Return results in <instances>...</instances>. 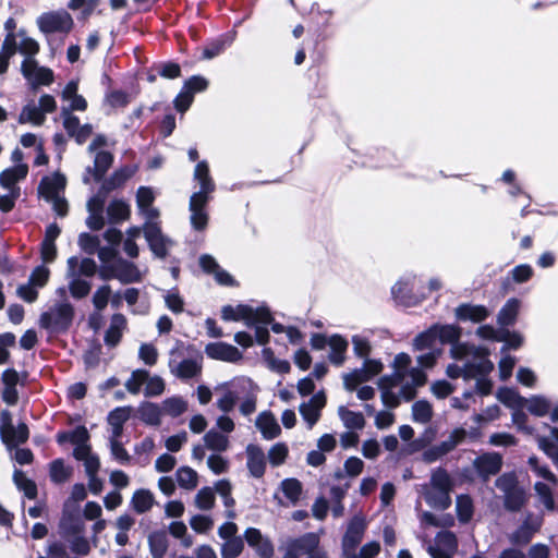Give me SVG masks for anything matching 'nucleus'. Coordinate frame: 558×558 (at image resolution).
<instances>
[{
  "label": "nucleus",
  "mask_w": 558,
  "mask_h": 558,
  "mask_svg": "<svg viewBox=\"0 0 558 558\" xmlns=\"http://www.w3.org/2000/svg\"><path fill=\"white\" fill-rule=\"evenodd\" d=\"M126 318L121 313H116L111 316V322L108 329L105 332V343L108 347L114 348L117 347L123 336V330L126 328Z\"/></svg>",
  "instance_id": "22"
},
{
  "label": "nucleus",
  "mask_w": 558,
  "mask_h": 558,
  "mask_svg": "<svg viewBox=\"0 0 558 558\" xmlns=\"http://www.w3.org/2000/svg\"><path fill=\"white\" fill-rule=\"evenodd\" d=\"M543 518L533 513H527L522 523L511 534L508 539L514 546L527 545L534 535L541 530Z\"/></svg>",
  "instance_id": "10"
},
{
  "label": "nucleus",
  "mask_w": 558,
  "mask_h": 558,
  "mask_svg": "<svg viewBox=\"0 0 558 558\" xmlns=\"http://www.w3.org/2000/svg\"><path fill=\"white\" fill-rule=\"evenodd\" d=\"M116 279L123 284L140 282L142 281V274L133 262L119 257L117 259Z\"/></svg>",
  "instance_id": "23"
},
{
  "label": "nucleus",
  "mask_w": 558,
  "mask_h": 558,
  "mask_svg": "<svg viewBox=\"0 0 558 558\" xmlns=\"http://www.w3.org/2000/svg\"><path fill=\"white\" fill-rule=\"evenodd\" d=\"M551 436L554 440H550L546 437L538 438L539 448L551 459H555V454H558V428H551Z\"/></svg>",
  "instance_id": "64"
},
{
  "label": "nucleus",
  "mask_w": 558,
  "mask_h": 558,
  "mask_svg": "<svg viewBox=\"0 0 558 558\" xmlns=\"http://www.w3.org/2000/svg\"><path fill=\"white\" fill-rule=\"evenodd\" d=\"M451 356L454 360L464 361L462 365L449 364L446 369L448 377L456 379L463 377L470 380L480 373H490L494 364L487 359V350L469 344H456L451 347Z\"/></svg>",
  "instance_id": "2"
},
{
  "label": "nucleus",
  "mask_w": 558,
  "mask_h": 558,
  "mask_svg": "<svg viewBox=\"0 0 558 558\" xmlns=\"http://www.w3.org/2000/svg\"><path fill=\"white\" fill-rule=\"evenodd\" d=\"M215 493L208 486L201 488L195 497L196 506L202 510L213 509L215 506Z\"/></svg>",
  "instance_id": "59"
},
{
  "label": "nucleus",
  "mask_w": 558,
  "mask_h": 558,
  "mask_svg": "<svg viewBox=\"0 0 558 558\" xmlns=\"http://www.w3.org/2000/svg\"><path fill=\"white\" fill-rule=\"evenodd\" d=\"M489 315V311L484 305L461 304L456 308V316L459 320H471L481 323Z\"/></svg>",
  "instance_id": "24"
},
{
  "label": "nucleus",
  "mask_w": 558,
  "mask_h": 558,
  "mask_svg": "<svg viewBox=\"0 0 558 558\" xmlns=\"http://www.w3.org/2000/svg\"><path fill=\"white\" fill-rule=\"evenodd\" d=\"M433 558H452L458 550V539L451 531H440L435 536L434 543L426 547Z\"/></svg>",
  "instance_id": "11"
},
{
  "label": "nucleus",
  "mask_w": 558,
  "mask_h": 558,
  "mask_svg": "<svg viewBox=\"0 0 558 558\" xmlns=\"http://www.w3.org/2000/svg\"><path fill=\"white\" fill-rule=\"evenodd\" d=\"M498 341L506 342V345L501 348V352L504 353L507 349H518L523 344V336L517 331H510L504 329L499 331Z\"/></svg>",
  "instance_id": "56"
},
{
  "label": "nucleus",
  "mask_w": 558,
  "mask_h": 558,
  "mask_svg": "<svg viewBox=\"0 0 558 558\" xmlns=\"http://www.w3.org/2000/svg\"><path fill=\"white\" fill-rule=\"evenodd\" d=\"M144 236L150 251L159 258L168 255L167 239L162 234L161 228L157 222L146 221L143 226Z\"/></svg>",
  "instance_id": "14"
},
{
  "label": "nucleus",
  "mask_w": 558,
  "mask_h": 558,
  "mask_svg": "<svg viewBox=\"0 0 558 558\" xmlns=\"http://www.w3.org/2000/svg\"><path fill=\"white\" fill-rule=\"evenodd\" d=\"M148 546L153 558H163L169 547L166 531L151 532L148 535Z\"/></svg>",
  "instance_id": "31"
},
{
  "label": "nucleus",
  "mask_w": 558,
  "mask_h": 558,
  "mask_svg": "<svg viewBox=\"0 0 558 558\" xmlns=\"http://www.w3.org/2000/svg\"><path fill=\"white\" fill-rule=\"evenodd\" d=\"M366 530V521L361 515L353 517L348 523L342 538V548L345 555L352 554L361 543Z\"/></svg>",
  "instance_id": "13"
},
{
  "label": "nucleus",
  "mask_w": 558,
  "mask_h": 558,
  "mask_svg": "<svg viewBox=\"0 0 558 558\" xmlns=\"http://www.w3.org/2000/svg\"><path fill=\"white\" fill-rule=\"evenodd\" d=\"M138 417L150 426H158L161 423V410L158 404L143 401L138 407Z\"/></svg>",
  "instance_id": "33"
},
{
  "label": "nucleus",
  "mask_w": 558,
  "mask_h": 558,
  "mask_svg": "<svg viewBox=\"0 0 558 558\" xmlns=\"http://www.w3.org/2000/svg\"><path fill=\"white\" fill-rule=\"evenodd\" d=\"M410 286H412L410 280H400L391 289L395 300L407 306L413 304L410 295L412 288Z\"/></svg>",
  "instance_id": "53"
},
{
  "label": "nucleus",
  "mask_w": 558,
  "mask_h": 558,
  "mask_svg": "<svg viewBox=\"0 0 558 558\" xmlns=\"http://www.w3.org/2000/svg\"><path fill=\"white\" fill-rule=\"evenodd\" d=\"M155 201V195L149 186H140L136 192V203L141 210L146 211L149 218L158 216L157 209L150 208Z\"/></svg>",
  "instance_id": "37"
},
{
  "label": "nucleus",
  "mask_w": 558,
  "mask_h": 558,
  "mask_svg": "<svg viewBox=\"0 0 558 558\" xmlns=\"http://www.w3.org/2000/svg\"><path fill=\"white\" fill-rule=\"evenodd\" d=\"M13 483L16 488L24 494V496L29 499H36L38 496L37 484L34 480L28 478L26 474L19 469H15L13 472Z\"/></svg>",
  "instance_id": "30"
},
{
  "label": "nucleus",
  "mask_w": 558,
  "mask_h": 558,
  "mask_svg": "<svg viewBox=\"0 0 558 558\" xmlns=\"http://www.w3.org/2000/svg\"><path fill=\"white\" fill-rule=\"evenodd\" d=\"M204 440L207 448L219 452L226 451L229 445L227 436L215 429L208 430L204 436Z\"/></svg>",
  "instance_id": "51"
},
{
  "label": "nucleus",
  "mask_w": 558,
  "mask_h": 558,
  "mask_svg": "<svg viewBox=\"0 0 558 558\" xmlns=\"http://www.w3.org/2000/svg\"><path fill=\"white\" fill-rule=\"evenodd\" d=\"M205 353L213 360L223 362H238L242 359L240 350L227 342H210L205 347Z\"/></svg>",
  "instance_id": "16"
},
{
  "label": "nucleus",
  "mask_w": 558,
  "mask_h": 558,
  "mask_svg": "<svg viewBox=\"0 0 558 558\" xmlns=\"http://www.w3.org/2000/svg\"><path fill=\"white\" fill-rule=\"evenodd\" d=\"M342 379L343 386L348 391H354L360 384L369 380L365 374V369L362 367L343 374Z\"/></svg>",
  "instance_id": "54"
},
{
  "label": "nucleus",
  "mask_w": 558,
  "mask_h": 558,
  "mask_svg": "<svg viewBox=\"0 0 558 558\" xmlns=\"http://www.w3.org/2000/svg\"><path fill=\"white\" fill-rule=\"evenodd\" d=\"M48 472L50 481L56 484H64L73 475V468L66 465L62 458H57L48 464Z\"/></svg>",
  "instance_id": "28"
},
{
  "label": "nucleus",
  "mask_w": 558,
  "mask_h": 558,
  "mask_svg": "<svg viewBox=\"0 0 558 558\" xmlns=\"http://www.w3.org/2000/svg\"><path fill=\"white\" fill-rule=\"evenodd\" d=\"M60 525L66 531V533L74 535V538L71 542V550L76 555H88L90 551V545L86 537L80 535L83 532V524L80 520L71 513L66 514L63 512Z\"/></svg>",
  "instance_id": "9"
},
{
  "label": "nucleus",
  "mask_w": 558,
  "mask_h": 558,
  "mask_svg": "<svg viewBox=\"0 0 558 558\" xmlns=\"http://www.w3.org/2000/svg\"><path fill=\"white\" fill-rule=\"evenodd\" d=\"M131 504L134 511L142 514L151 509L154 496L148 489H137L132 496Z\"/></svg>",
  "instance_id": "39"
},
{
  "label": "nucleus",
  "mask_w": 558,
  "mask_h": 558,
  "mask_svg": "<svg viewBox=\"0 0 558 558\" xmlns=\"http://www.w3.org/2000/svg\"><path fill=\"white\" fill-rule=\"evenodd\" d=\"M28 173V166L26 163H19L14 167L4 169L0 172V185L4 189L13 191L17 189L16 182L26 178Z\"/></svg>",
  "instance_id": "27"
},
{
  "label": "nucleus",
  "mask_w": 558,
  "mask_h": 558,
  "mask_svg": "<svg viewBox=\"0 0 558 558\" xmlns=\"http://www.w3.org/2000/svg\"><path fill=\"white\" fill-rule=\"evenodd\" d=\"M40 51L39 43L32 37H23L19 44V52L23 54L24 60H36L35 56Z\"/></svg>",
  "instance_id": "55"
},
{
  "label": "nucleus",
  "mask_w": 558,
  "mask_h": 558,
  "mask_svg": "<svg viewBox=\"0 0 558 558\" xmlns=\"http://www.w3.org/2000/svg\"><path fill=\"white\" fill-rule=\"evenodd\" d=\"M148 380V372L146 369H135L132 372L131 378L125 383L128 391L137 395L141 387Z\"/></svg>",
  "instance_id": "57"
},
{
  "label": "nucleus",
  "mask_w": 558,
  "mask_h": 558,
  "mask_svg": "<svg viewBox=\"0 0 558 558\" xmlns=\"http://www.w3.org/2000/svg\"><path fill=\"white\" fill-rule=\"evenodd\" d=\"M113 163V155L108 150H99L94 159V168L87 167V174H93L96 182H100Z\"/></svg>",
  "instance_id": "26"
},
{
  "label": "nucleus",
  "mask_w": 558,
  "mask_h": 558,
  "mask_svg": "<svg viewBox=\"0 0 558 558\" xmlns=\"http://www.w3.org/2000/svg\"><path fill=\"white\" fill-rule=\"evenodd\" d=\"M520 310V301L517 299H510L501 307L498 313L497 322L500 326H509L514 324Z\"/></svg>",
  "instance_id": "38"
},
{
  "label": "nucleus",
  "mask_w": 558,
  "mask_h": 558,
  "mask_svg": "<svg viewBox=\"0 0 558 558\" xmlns=\"http://www.w3.org/2000/svg\"><path fill=\"white\" fill-rule=\"evenodd\" d=\"M0 438L8 448L16 447L28 440L29 428L24 422L14 427L10 411L3 410L0 413Z\"/></svg>",
  "instance_id": "6"
},
{
  "label": "nucleus",
  "mask_w": 558,
  "mask_h": 558,
  "mask_svg": "<svg viewBox=\"0 0 558 558\" xmlns=\"http://www.w3.org/2000/svg\"><path fill=\"white\" fill-rule=\"evenodd\" d=\"M281 492L292 506H295L303 498V485L296 478L282 481Z\"/></svg>",
  "instance_id": "36"
},
{
  "label": "nucleus",
  "mask_w": 558,
  "mask_h": 558,
  "mask_svg": "<svg viewBox=\"0 0 558 558\" xmlns=\"http://www.w3.org/2000/svg\"><path fill=\"white\" fill-rule=\"evenodd\" d=\"M465 432L463 429H456L452 432L447 439L440 444L429 447L426 449L422 457L427 463H433L450 451H452L464 438Z\"/></svg>",
  "instance_id": "12"
},
{
  "label": "nucleus",
  "mask_w": 558,
  "mask_h": 558,
  "mask_svg": "<svg viewBox=\"0 0 558 558\" xmlns=\"http://www.w3.org/2000/svg\"><path fill=\"white\" fill-rule=\"evenodd\" d=\"M436 330V336L439 341V345L444 343H451L452 347L458 343V340L460 338V329L453 325H435L433 326Z\"/></svg>",
  "instance_id": "46"
},
{
  "label": "nucleus",
  "mask_w": 558,
  "mask_h": 558,
  "mask_svg": "<svg viewBox=\"0 0 558 558\" xmlns=\"http://www.w3.org/2000/svg\"><path fill=\"white\" fill-rule=\"evenodd\" d=\"M534 489L544 507L547 510L553 511L555 509V501L551 488L543 482H536L534 484Z\"/></svg>",
  "instance_id": "58"
},
{
  "label": "nucleus",
  "mask_w": 558,
  "mask_h": 558,
  "mask_svg": "<svg viewBox=\"0 0 558 558\" xmlns=\"http://www.w3.org/2000/svg\"><path fill=\"white\" fill-rule=\"evenodd\" d=\"M154 71H156L160 77L167 80H175L182 76L181 66L174 61H162L154 63Z\"/></svg>",
  "instance_id": "49"
},
{
  "label": "nucleus",
  "mask_w": 558,
  "mask_h": 558,
  "mask_svg": "<svg viewBox=\"0 0 558 558\" xmlns=\"http://www.w3.org/2000/svg\"><path fill=\"white\" fill-rule=\"evenodd\" d=\"M501 466L502 457L496 452L482 454L474 460V468L484 481L497 474Z\"/></svg>",
  "instance_id": "17"
},
{
  "label": "nucleus",
  "mask_w": 558,
  "mask_h": 558,
  "mask_svg": "<svg viewBox=\"0 0 558 558\" xmlns=\"http://www.w3.org/2000/svg\"><path fill=\"white\" fill-rule=\"evenodd\" d=\"M292 547L301 554L308 556L319 548V537L315 533H306L295 539Z\"/></svg>",
  "instance_id": "44"
},
{
  "label": "nucleus",
  "mask_w": 558,
  "mask_h": 558,
  "mask_svg": "<svg viewBox=\"0 0 558 558\" xmlns=\"http://www.w3.org/2000/svg\"><path fill=\"white\" fill-rule=\"evenodd\" d=\"M244 548V543L241 537H233L226 541L221 548V555L223 558H236L241 555Z\"/></svg>",
  "instance_id": "62"
},
{
  "label": "nucleus",
  "mask_w": 558,
  "mask_h": 558,
  "mask_svg": "<svg viewBox=\"0 0 558 558\" xmlns=\"http://www.w3.org/2000/svg\"><path fill=\"white\" fill-rule=\"evenodd\" d=\"M202 360L203 356L199 354V361L192 359L182 360L177 368V376L181 379H191L198 376L202 373Z\"/></svg>",
  "instance_id": "41"
},
{
  "label": "nucleus",
  "mask_w": 558,
  "mask_h": 558,
  "mask_svg": "<svg viewBox=\"0 0 558 558\" xmlns=\"http://www.w3.org/2000/svg\"><path fill=\"white\" fill-rule=\"evenodd\" d=\"M177 482L180 487L194 489L197 486L198 477L196 471L190 466H181L177 470Z\"/></svg>",
  "instance_id": "50"
},
{
  "label": "nucleus",
  "mask_w": 558,
  "mask_h": 558,
  "mask_svg": "<svg viewBox=\"0 0 558 558\" xmlns=\"http://www.w3.org/2000/svg\"><path fill=\"white\" fill-rule=\"evenodd\" d=\"M433 409L429 402L418 400L412 405V417L414 422L426 424L432 420Z\"/></svg>",
  "instance_id": "52"
},
{
  "label": "nucleus",
  "mask_w": 558,
  "mask_h": 558,
  "mask_svg": "<svg viewBox=\"0 0 558 558\" xmlns=\"http://www.w3.org/2000/svg\"><path fill=\"white\" fill-rule=\"evenodd\" d=\"M502 494L504 508L509 512H520L527 504L529 496L514 472L504 473L495 481Z\"/></svg>",
  "instance_id": "4"
},
{
  "label": "nucleus",
  "mask_w": 558,
  "mask_h": 558,
  "mask_svg": "<svg viewBox=\"0 0 558 558\" xmlns=\"http://www.w3.org/2000/svg\"><path fill=\"white\" fill-rule=\"evenodd\" d=\"M527 410L536 416H544L550 410V402L544 397H533L527 401Z\"/></svg>",
  "instance_id": "60"
},
{
  "label": "nucleus",
  "mask_w": 558,
  "mask_h": 558,
  "mask_svg": "<svg viewBox=\"0 0 558 558\" xmlns=\"http://www.w3.org/2000/svg\"><path fill=\"white\" fill-rule=\"evenodd\" d=\"M194 179L198 181L201 190L204 192H214L215 182L210 175L209 166L207 161H198L194 169Z\"/></svg>",
  "instance_id": "35"
},
{
  "label": "nucleus",
  "mask_w": 558,
  "mask_h": 558,
  "mask_svg": "<svg viewBox=\"0 0 558 558\" xmlns=\"http://www.w3.org/2000/svg\"><path fill=\"white\" fill-rule=\"evenodd\" d=\"M435 331L434 327H430L428 330L417 335L413 340V349L420 352L441 350Z\"/></svg>",
  "instance_id": "34"
},
{
  "label": "nucleus",
  "mask_w": 558,
  "mask_h": 558,
  "mask_svg": "<svg viewBox=\"0 0 558 558\" xmlns=\"http://www.w3.org/2000/svg\"><path fill=\"white\" fill-rule=\"evenodd\" d=\"M138 170L137 165H124L114 170L110 177L104 181L99 193L109 194L111 191L122 187Z\"/></svg>",
  "instance_id": "15"
},
{
  "label": "nucleus",
  "mask_w": 558,
  "mask_h": 558,
  "mask_svg": "<svg viewBox=\"0 0 558 558\" xmlns=\"http://www.w3.org/2000/svg\"><path fill=\"white\" fill-rule=\"evenodd\" d=\"M36 24L38 29L45 35L53 33L66 35L72 31L74 21L68 11L59 10L44 12L37 17Z\"/></svg>",
  "instance_id": "7"
},
{
  "label": "nucleus",
  "mask_w": 558,
  "mask_h": 558,
  "mask_svg": "<svg viewBox=\"0 0 558 558\" xmlns=\"http://www.w3.org/2000/svg\"><path fill=\"white\" fill-rule=\"evenodd\" d=\"M74 318V308L70 303H60L54 310L40 314L39 326L51 332H66Z\"/></svg>",
  "instance_id": "5"
},
{
  "label": "nucleus",
  "mask_w": 558,
  "mask_h": 558,
  "mask_svg": "<svg viewBox=\"0 0 558 558\" xmlns=\"http://www.w3.org/2000/svg\"><path fill=\"white\" fill-rule=\"evenodd\" d=\"M165 410L167 414L171 415L172 417L180 416L183 414L187 409V403L182 398L179 397H172L168 398L163 401Z\"/></svg>",
  "instance_id": "63"
},
{
  "label": "nucleus",
  "mask_w": 558,
  "mask_h": 558,
  "mask_svg": "<svg viewBox=\"0 0 558 558\" xmlns=\"http://www.w3.org/2000/svg\"><path fill=\"white\" fill-rule=\"evenodd\" d=\"M328 345L330 348V352L328 354L329 362L335 366L343 365L349 347L347 339L340 335H332L329 337Z\"/></svg>",
  "instance_id": "25"
},
{
  "label": "nucleus",
  "mask_w": 558,
  "mask_h": 558,
  "mask_svg": "<svg viewBox=\"0 0 558 558\" xmlns=\"http://www.w3.org/2000/svg\"><path fill=\"white\" fill-rule=\"evenodd\" d=\"M46 120V116L43 114V110L34 105H25L19 116V123H33L34 125H41Z\"/></svg>",
  "instance_id": "45"
},
{
  "label": "nucleus",
  "mask_w": 558,
  "mask_h": 558,
  "mask_svg": "<svg viewBox=\"0 0 558 558\" xmlns=\"http://www.w3.org/2000/svg\"><path fill=\"white\" fill-rule=\"evenodd\" d=\"M338 415L349 429H362L365 426V418L361 412H354L341 405L338 409Z\"/></svg>",
  "instance_id": "40"
},
{
  "label": "nucleus",
  "mask_w": 558,
  "mask_h": 558,
  "mask_svg": "<svg viewBox=\"0 0 558 558\" xmlns=\"http://www.w3.org/2000/svg\"><path fill=\"white\" fill-rule=\"evenodd\" d=\"M247 453V469L252 476L260 478L266 470V457L263 449L254 444L246 447Z\"/></svg>",
  "instance_id": "21"
},
{
  "label": "nucleus",
  "mask_w": 558,
  "mask_h": 558,
  "mask_svg": "<svg viewBox=\"0 0 558 558\" xmlns=\"http://www.w3.org/2000/svg\"><path fill=\"white\" fill-rule=\"evenodd\" d=\"M21 73L34 90L40 86H50L54 82L53 71L48 66L39 65L37 60H23Z\"/></svg>",
  "instance_id": "8"
},
{
  "label": "nucleus",
  "mask_w": 558,
  "mask_h": 558,
  "mask_svg": "<svg viewBox=\"0 0 558 558\" xmlns=\"http://www.w3.org/2000/svg\"><path fill=\"white\" fill-rule=\"evenodd\" d=\"M251 313V305L239 304L235 307L232 305H225L221 308V318L226 322H240L247 317Z\"/></svg>",
  "instance_id": "48"
},
{
  "label": "nucleus",
  "mask_w": 558,
  "mask_h": 558,
  "mask_svg": "<svg viewBox=\"0 0 558 558\" xmlns=\"http://www.w3.org/2000/svg\"><path fill=\"white\" fill-rule=\"evenodd\" d=\"M1 380L3 384V402H5L8 405H15L19 402V391L16 388L20 383L19 372L13 367H9L2 372Z\"/></svg>",
  "instance_id": "19"
},
{
  "label": "nucleus",
  "mask_w": 558,
  "mask_h": 558,
  "mask_svg": "<svg viewBox=\"0 0 558 558\" xmlns=\"http://www.w3.org/2000/svg\"><path fill=\"white\" fill-rule=\"evenodd\" d=\"M326 404V397L324 392L314 395L307 402L300 405V413L303 420L312 428L320 417V411Z\"/></svg>",
  "instance_id": "20"
},
{
  "label": "nucleus",
  "mask_w": 558,
  "mask_h": 558,
  "mask_svg": "<svg viewBox=\"0 0 558 558\" xmlns=\"http://www.w3.org/2000/svg\"><path fill=\"white\" fill-rule=\"evenodd\" d=\"M78 245L86 254L93 255L100 247V241L97 235L83 232L78 235Z\"/></svg>",
  "instance_id": "61"
},
{
  "label": "nucleus",
  "mask_w": 558,
  "mask_h": 558,
  "mask_svg": "<svg viewBox=\"0 0 558 558\" xmlns=\"http://www.w3.org/2000/svg\"><path fill=\"white\" fill-rule=\"evenodd\" d=\"M456 512L461 523H468L474 513L473 500L469 495H459L456 498Z\"/></svg>",
  "instance_id": "42"
},
{
  "label": "nucleus",
  "mask_w": 558,
  "mask_h": 558,
  "mask_svg": "<svg viewBox=\"0 0 558 558\" xmlns=\"http://www.w3.org/2000/svg\"><path fill=\"white\" fill-rule=\"evenodd\" d=\"M441 354V350H432L416 357L417 366L411 367L412 359L408 353H398L391 367V375L378 380L383 403L390 409L400 404V400L410 401L415 398L417 388L427 381L424 369L433 368Z\"/></svg>",
  "instance_id": "1"
},
{
  "label": "nucleus",
  "mask_w": 558,
  "mask_h": 558,
  "mask_svg": "<svg viewBox=\"0 0 558 558\" xmlns=\"http://www.w3.org/2000/svg\"><path fill=\"white\" fill-rule=\"evenodd\" d=\"M255 424L265 439H274L279 436V424L270 411L259 413Z\"/></svg>",
  "instance_id": "29"
},
{
  "label": "nucleus",
  "mask_w": 558,
  "mask_h": 558,
  "mask_svg": "<svg viewBox=\"0 0 558 558\" xmlns=\"http://www.w3.org/2000/svg\"><path fill=\"white\" fill-rule=\"evenodd\" d=\"M215 489L223 499V505L227 508L226 517L228 519H234L236 515V513L233 509V507L235 506V500L232 497V485H231L230 481L225 480V478L219 480L215 484Z\"/></svg>",
  "instance_id": "32"
},
{
  "label": "nucleus",
  "mask_w": 558,
  "mask_h": 558,
  "mask_svg": "<svg viewBox=\"0 0 558 558\" xmlns=\"http://www.w3.org/2000/svg\"><path fill=\"white\" fill-rule=\"evenodd\" d=\"M272 320L274 319L270 311L265 306H260L257 308L251 306V313L247 315L246 318H244V323L248 327L269 325Z\"/></svg>",
  "instance_id": "47"
},
{
  "label": "nucleus",
  "mask_w": 558,
  "mask_h": 558,
  "mask_svg": "<svg viewBox=\"0 0 558 558\" xmlns=\"http://www.w3.org/2000/svg\"><path fill=\"white\" fill-rule=\"evenodd\" d=\"M66 185V178L61 172H54L52 177L45 175L38 185V193L46 201L50 202L59 196Z\"/></svg>",
  "instance_id": "18"
},
{
  "label": "nucleus",
  "mask_w": 558,
  "mask_h": 558,
  "mask_svg": "<svg viewBox=\"0 0 558 558\" xmlns=\"http://www.w3.org/2000/svg\"><path fill=\"white\" fill-rule=\"evenodd\" d=\"M130 213L129 205L122 199H113L107 208V214L111 223H118L129 219Z\"/></svg>",
  "instance_id": "43"
},
{
  "label": "nucleus",
  "mask_w": 558,
  "mask_h": 558,
  "mask_svg": "<svg viewBox=\"0 0 558 558\" xmlns=\"http://www.w3.org/2000/svg\"><path fill=\"white\" fill-rule=\"evenodd\" d=\"M454 482L450 474L442 468L432 472L428 484L422 486V495L428 506L438 510H446L451 506L450 493Z\"/></svg>",
  "instance_id": "3"
}]
</instances>
